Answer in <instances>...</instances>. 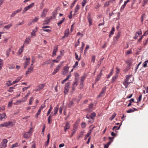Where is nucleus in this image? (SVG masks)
<instances>
[{
	"instance_id": "1",
	"label": "nucleus",
	"mask_w": 148,
	"mask_h": 148,
	"mask_svg": "<svg viewBox=\"0 0 148 148\" xmlns=\"http://www.w3.org/2000/svg\"><path fill=\"white\" fill-rule=\"evenodd\" d=\"M31 128L27 132H24L23 134L24 138H29L32 135Z\"/></svg>"
},
{
	"instance_id": "2",
	"label": "nucleus",
	"mask_w": 148,
	"mask_h": 148,
	"mask_svg": "<svg viewBox=\"0 0 148 148\" xmlns=\"http://www.w3.org/2000/svg\"><path fill=\"white\" fill-rule=\"evenodd\" d=\"M7 142L6 139H3L0 144V148H4L6 147Z\"/></svg>"
},
{
	"instance_id": "3",
	"label": "nucleus",
	"mask_w": 148,
	"mask_h": 148,
	"mask_svg": "<svg viewBox=\"0 0 148 148\" xmlns=\"http://www.w3.org/2000/svg\"><path fill=\"white\" fill-rule=\"evenodd\" d=\"M106 89V87L105 86L103 87L102 89L100 94L98 95V97H103L105 94V92Z\"/></svg>"
},
{
	"instance_id": "4",
	"label": "nucleus",
	"mask_w": 148,
	"mask_h": 148,
	"mask_svg": "<svg viewBox=\"0 0 148 148\" xmlns=\"http://www.w3.org/2000/svg\"><path fill=\"white\" fill-rule=\"evenodd\" d=\"M69 67L68 66H65L63 68V71H62V74L65 75L69 71Z\"/></svg>"
},
{
	"instance_id": "5",
	"label": "nucleus",
	"mask_w": 148,
	"mask_h": 148,
	"mask_svg": "<svg viewBox=\"0 0 148 148\" xmlns=\"http://www.w3.org/2000/svg\"><path fill=\"white\" fill-rule=\"evenodd\" d=\"M61 67V65L60 64L58 65L57 67L54 69L53 72L52 73L53 75H55L59 70Z\"/></svg>"
},
{
	"instance_id": "6",
	"label": "nucleus",
	"mask_w": 148,
	"mask_h": 148,
	"mask_svg": "<svg viewBox=\"0 0 148 148\" xmlns=\"http://www.w3.org/2000/svg\"><path fill=\"white\" fill-rule=\"evenodd\" d=\"M86 118L90 120L88 121V123H92L94 122L93 119H92V117L90 114H87L86 116Z\"/></svg>"
},
{
	"instance_id": "7",
	"label": "nucleus",
	"mask_w": 148,
	"mask_h": 148,
	"mask_svg": "<svg viewBox=\"0 0 148 148\" xmlns=\"http://www.w3.org/2000/svg\"><path fill=\"white\" fill-rule=\"evenodd\" d=\"M91 14L90 13H88V16H87V18L88 21L90 25H91L92 24V19L90 18Z\"/></svg>"
},
{
	"instance_id": "8",
	"label": "nucleus",
	"mask_w": 148,
	"mask_h": 148,
	"mask_svg": "<svg viewBox=\"0 0 148 148\" xmlns=\"http://www.w3.org/2000/svg\"><path fill=\"white\" fill-rule=\"evenodd\" d=\"M45 86V84H42L38 85L37 86V88L36 89L37 91H39L43 89Z\"/></svg>"
},
{
	"instance_id": "9",
	"label": "nucleus",
	"mask_w": 148,
	"mask_h": 148,
	"mask_svg": "<svg viewBox=\"0 0 148 148\" xmlns=\"http://www.w3.org/2000/svg\"><path fill=\"white\" fill-rule=\"evenodd\" d=\"M38 30V27H36L35 29L32 30V32L31 33V36H36V33L37 32Z\"/></svg>"
},
{
	"instance_id": "10",
	"label": "nucleus",
	"mask_w": 148,
	"mask_h": 148,
	"mask_svg": "<svg viewBox=\"0 0 148 148\" xmlns=\"http://www.w3.org/2000/svg\"><path fill=\"white\" fill-rule=\"evenodd\" d=\"M50 21V18H47L45 19L43 23V25L48 24Z\"/></svg>"
},
{
	"instance_id": "11",
	"label": "nucleus",
	"mask_w": 148,
	"mask_h": 148,
	"mask_svg": "<svg viewBox=\"0 0 148 148\" xmlns=\"http://www.w3.org/2000/svg\"><path fill=\"white\" fill-rule=\"evenodd\" d=\"M48 10L46 9H44L43 10L42 14L41 16V17H45L47 13Z\"/></svg>"
},
{
	"instance_id": "12",
	"label": "nucleus",
	"mask_w": 148,
	"mask_h": 148,
	"mask_svg": "<svg viewBox=\"0 0 148 148\" xmlns=\"http://www.w3.org/2000/svg\"><path fill=\"white\" fill-rule=\"evenodd\" d=\"M33 67H30L29 68L27 71L26 74L27 75L28 74L31 73L32 71H33Z\"/></svg>"
},
{
	"instance_id": "13",
	"label": "nucleus",
	"mask_w": 148,
	"mask_h": 148,
	"mask_svg": "<svg viewBox=\"0 0 148 148\" xmlns=\"http://www.w3.org/2000/svg\"><path fill=\"white\" fill-rule=\"evenodd\" d=\"M58 51V46L54 47L53 50V52L52 56L54 57L56 55V53Z\"/></svg>"
},
{
	"instance_id": "14",
	"label": "nucleus",
	"mask_w": 148,
	"mask_h": 148,
	"mask_svg": "<svg viewBox=\"0 0 148 148\" xmlns=\"http://www.w3.org/2000/svg\"><path fill=\"white\" fill-rule=\"evenodd\" d=\"M31 41V39L29 37H27L25 41H24V43L27 44H28Z\"/></svg>"
},
{
	"instance_id": "15",
	"label": "nucleus",
	"mask_w": 148,
	"mask_h": 148,
	"mask_svg": "<svg viewBox=\"0 0 148 148\" xmlns=\"http://www.w3.org/2000/svg\"><path fill=\"white\" fill-rule=\"evenodd\" d=\"M6 116V114L5 113L2 114L0 113V120H2V119L5 118Z\"/></svg>"
},
{
	"instance_id": "16",
	"label": "nucleus",
	"mask_w": 148,
	"mask_h": 148,
	"mask_svg": "<svg viewBox=\"0 0 148 148\" xmlns=\"http://www.w3.org/2000/svg\"><path fill=\"white\" fill-rule=\"evenodd\" d=\"M47 137V140L46 142L45 143V145L46 146H47L49 144V139L50 138V134H48Z\"/></svg>"
},
{
	"instance_id": "17",
	"label": "nucleus",
	"mask_w": 148,
	"mask_h": 148,
	"mask_svg": "<svg viewBox=\"0 0 148 148\" xmlns=\"http://www.w3.org/2000/svg\"><path fill=\"white\" fill-rule=\"evenodd\" d=\"M6 123L7 127L10 126H12L13 125V122L10 121H8V122H6Z\"/></svg>"
},
{
	"instance_id": "18",
	"label": "nucleus",
	"mask_w": 148,
	"mask_h": 148,
	"mask_svg": "<svg viewBox=\"0 0 148 148\" xmlns=\"http://www.w3.org/2000/svg\"><path fill=\"white\" fill-rule=\"evenodd\" d=\"M69 34V29H66L64 32V35L66 37H67Z\"/></svg>"
},
{
	"instance_id": "19",
	"label": "nucleus",
	"mask_w": 148,
	"mask_h": 148,
	"mask_svg": "<svg viewBox=\"0 0 148 148\" xmlns=\"http://www.w3.org/2000/svg\"><path fill=\"white\" fill-rule=\"evenodd\" d=\"M59 107L58 105H57L56 107H55L54 109V113L53 114L54 115H55L56 114L58 110Z\"/></svg>"
},
{
	"instance_id": "20",
	"label": "nucleus",
	"mask_w": 148,
	"mask_h": 148,
	"mask_svg": "<svg viewBox=\"0 0 148 148\" xmlns=\"http://www.w3.org/2000/svg\"><path fill=\"white\" fill-rule=\"evenodd\" d=\"M30 61H25L24 63V68L26 69L27 67L29 64Z\"/></svg>"
},
{
	"instance_id": "21",
	"label": "nucleus",
	"mask_w": 148,
	"mask_h": 148,
	"mask_svg": "<svg viewBox=\"0 0 148 148\" xmlns=\"http://www.w3.org/2000/svg\"><path fill=\"white\" fill-rule=\"evenodd\" d=\"M24 46V45H23L19 49L18 52L19 53V55H20L23 51Z\"/></svg>"
},
{
	"instance_id": "22",
	"label": "nucleus",
	"mask_w": 148,
	"mask_h": 148,
	"mask_svg": "<svg viewBox=\"0 0 148 148\" xmlns=\"http://www.w3.org/2000/svg\"><path fill=\"white\" fill-rule=\"evenodd\" d=\"M116 116V114L115 113H114L112 115L110 118L109 119L110 120L112 121L113 120Z\"/></svg>"
},
{
	"instance_id": "23",
	"label": "nucleus",
	"mask_w": 148,
	"mask_h": 148,
	"mask_svg": "<svg viewBox=\"0 0 148 148\" xmlns=\"http://www.w3.org/2000/svg\"><path fill=\"white\" fill-rule=\"evenodd\" d=\"M51 62V60L50 59H49L43 62L42 64L43 65H44L46 64H50Z\"/></svg>"
},
{
	"instance_id": "24",
	"label": "nucleus",
	"mask_w": 148,
	"mask_h": 148,
	"mask_svg": "<svg viewBox=\"0 0 148 148\" xmlns=\"http://www.w3.org/2000/svg\"><path fill=\"white\" fill-rule=\"evenodd\" d=\"M79 6L77 5L75 7V13H76L79 10Z\"/></svg>"
},
{
	"instance_id": "25",
	"label": "nucleus",
	"mask_w": 148,
	"mask_h": 148,
	"mask_svg": "<svg viewBox=\"0 0 148 148\" xmlns=\"http://www.w3.org/2000/svg\"><path fill=\"white\" fill-rule=\"evenodd\" d=\"M65 20V18H62V20H60L59 21V22L57 24L58 26H60V25H61L64 21Z\"/></svg>"
},
{
	"instance_id": "26",
	"label": "nucleus",
	"mask_w": 148,
	"mask_h": 148,
	"mask_svg": "<svg viewBox=\"0 0 148 148\" xmlns=\"http://www.w3.org/2000/svg\"><path fill=\"white\" fill-rule=\"evenodd\" d=\"M70 127V123L69 122H67L66 123L65 126L64 127L66 128V129H69Z\"/></svg>"
},
{
	"instance_id": "27",
	"label": "nucleus",
	"mask_w": 148,
	"mask_h": 148,
	"mask_svg": "<svg viewBox=\"0 0 148 148\" xmlns=\"http://www.w3.org/2000/svg\"><path fill=\"white\" fill-rule=\"evenodd\" d=\"M145 13L143 14L142 15L140 19L141 20V22L143 23V21L145 17Z\"/></svg>"
},
{
	"instance_id": "28",
	"label": "nucleus",
	"mask_w": 148,
	"mask_h": 148,
	"mask_svg": "<svg viewBox=\"0 0 148 148\" xmlns=\"http://www.w3.org/2000/svg\"><path fill=\"white\" fill-rule=\"evenodd\" d=\"M70 88H66L64 87V92L65 95L67 94L69 91V90Z\"/></svg>"
},
{
	"instance_id": "29",
	"label": "nucleus",
	"mask_w": 148,
	"mask_h": 148,
	"mask_svg": "<svg viewBox=\"0 0 148 148\" xmlns=\"http://www.w3.org/2000/svg\"><path fill=\"white\" fill-rule=\"evenodd\" d=\"M115 30V28L113 27L112 28L111 31L110 32V34L109 35V37L111 35L113 34Z\"/></svg>"
},
{
	"instance_id": "30",
	"label": "nucleus",
	"mask_w": 148,
	"mask_h": 148,
	"mask_svg": "<svg viewBox=\"0 0 148 148\" xmlns=\"http://www.w3.org/2000/svg\"><path fill=\"white\" fill-rule=\"evenodd\" d=\"M12 24H10L4 27V28L7 29H9L12 26Z\"/></svg>"
},
{
	"instance_id": "31",
	"label": "nucleus",
	"mask_w": 148,
	"mask_h": 148,
	"mask_svg": "<svg viewBox=\"0 0 148 148\" xmlns=\"http://www.w3.org/2000/svg\"><path fill=\"white\" fill-rule=\"evenodd\" d=\"M3 60L0 59V70L1 69L3 66Z\"/></svg>"
},
{
	"instance_id": "32",
	"label": "nucleus",
	"mask_w": 148,
	"mask_h": 148,
	"mask_svg": "<svg viewBox=\"0 0 148 148\" xmlns=\"http://www.w3.org/2000/svg\"><path fill=\"white\" fill-rule=\"evenodd\" d=\"M117 76H115L113 77L112 78V82L113 83L117 79Z\"/></svg>"
},
{
	"instance_id": "33",
	"label": "nucleus",
	"mask_w": 148,
	"mask_h": 148,
	"mask_svg": "<svg viewBox=\"0 0 148 148\" xmlns=\"http://www.w3.org/2000/svg\"><path fill=\"white\" fill-rule=\"evenodd\" d=\"M16 85H15L14 87H10L9 88V90H8V91L10 92H13V89L14 88L15 86H16Z\"/></svg>"
},
{
	"instance_id": "34",
	"label": "nucleus",
	"mask_w": 148,
	"mask_h": 148,
	"mask_svg": "<svg viewBox=\"0 0 148 148\" xmlns=\"http://www.w3.org/2000/svg\"><path fill=\"white\" fill-rule=\"evenodd\" d=\"M7 127L6 123V122H4L3 123L1 124L0 125V127Z\"/></svg>"
},
{
	"instance_id": "35",
	"label": "nucleus",
	"mask_w": 148,
	"mask_h": 148,
	"mask_svg": "<svg viewBox=\"0 0 148 148\" xmlns=\"http://www.w3.org/2000/svg\"><path fill=\"white\" fill-rule=\"evenodd\" d=\"M77 85V83L76 82H75L73 84V86L72 88V90H73V91L75 90V88L74 87V86H76Z\"/></svg>"
},
{
	"instance_id": "36",
	"label": "nucleus",
	"mask_w": 148,
	"mask_h": 148,
	"mask_svg": "<svg viewBox=\"0 0 148 148\" xmlns=\"http://www.w3.org/2000/svg\"><path fill=\"white\" fill-rule=\"evenodd\" d=\"M41 110L40 109H39L36 114L35 115V117L37 118L38 117V116L40 114Z\"/></svg>"
},
{
	"instance_id": "37",
	"label": "nucleus",
	"mask_w": 148,
	"mask_h": 148,
	"mask_svg": "<svg viewBox=\"0 0 148 148\" xmlns=\"http://www.w3.org/2000/svg\"><path fill=\"white\" fill-rule=\"evenodd\" d=\"M91 116L92 117V119H93L94 120V118L96 116V114L95 112H93L91 113L90 114Z\"/></svg>"
},
{
	"instance_id": "38",
	"label": "nucleus",
	"mask_w": 148,
	"mask_h": 148,
	"mask_svg": "<svg viewBox=\"0 0 148 148\" xmlns=\"http://www.w3.org/2000/svg\"><path fill=\"white\" fill-rule=\"evenodd\" d=\"M33 97H30V99H29V104H28L29 105H31L32 104V101L33 100Z\"/></svg>"
},
{
	"instance_id": "39",
	"label": "nucleus",
	"mask_w": 148,
	"mask_h": 148,
	"mask_svg": "<svg viewBox=\"0 0 148 148\" xmlns=\"http://www.w3.org/2000/svg\"><path fill=\"white\" fill-rule=\"evenodd\" d=\"M84 135V132H82L80 133L79 135L77 137V139H79V138L80 137H82Z\"/></svg>"
},
{
	"instance_id": "40",
	"label": "nucleus",
	"mask_w": 148,
	"mask_h": 148,
	"mask_svg": "<svg viewBox=\"0 0 148 148\" xmlns=\"http://www.w3.org/2000/svg\"><path fill=\"white\" fill-rule=\"evenodd\" d=\"M95 55H93L92 56L91 62L94 63L95 61Z\"/></svg>"
},
{
	"instance_id": "41",
	"label": "nucleus",
	"mask_w": 148,
	"mask_h": 148,
	"mask_svg": "<svg viewBox=\"0 0 148 148\" xmlns=\"http://www.w3.org/2000/svg\"><path fill=\"white\" fill-rule=\"evenodd\" d=\"M132 76V75H127L126 76V78L125 79L127 81H128L130 77H131Z\"/></svg>"
},
{
	"instance_id": "42",
	"label": "nucleus",
	"mask_w": 148,
	"mask_h": 148,
	"mask_svg": "<svg viewBox=\"0 0 148 148\" xmlns=\"http://www.w3.org/2000/svg\"><path fill=\"white\" fill-rule=\"evenodd\" d=\"M132 59H130L128 60L127 62V64H128L129 66H130L131 65V64L132 63Z\"/></svg>"
},
{
	"instance_id": "43",
	"label": "nucleus",
	"mask_w": 148,
	"mask_h": 148,
	"mask_svg": "<svg viewBox=\"0 0 148 148\" xmlns=\"http://www.w3.org/2000/svg\"><path fill=\"white\" fill-rule=\"evenodd\" d=\"M29 9L27 6L25 7L24 8V10L23 11L22 13L23 14L25 13Z\"/></svg>"
},
{
	"instance_id": "44",
	"label": "nucleus",
	"mask_w": 148,
	"mask_h": 148,
	"mask_svg": "<svg viewBox=\"0 0 148 148\" xmlns=\"http://www.w3.org/2000/svg\"><path fill=\"white\" fill-rule=\"evenodd\" d=\"M127 81L125 79L123 83V84L125 86V88H127Z\"/></svg>"
},
{
	"instance_id": "45",
	"label": "nucleus",
	"mask_w": 148,
	"mask_h": 148,
	"mask_svg": "<svg viewBox=\"0 0 148 148\" xmlns=\"http://www.w3.org/2000/svg\"><path fill=\"white\" fill-rule=\"evenodd\" d=\"M75 59L76 60H78V61H79L80 60L81 58H78V56L76 53H75Z\"/></svg>"
},
{
	"instance_id": "46",
	"label": "nucleus",
	"mask_w": 148,
	"mask_h": 148,
	"mask_svg": "<svg viewBox=\"0 0 148 148\" xmlns=\"http://www.w3.org/2000/svg\"><path fill=\"white\" fill-rule=\"evenodd\" d=\"M52 110V106H50V108L49 109L47 113V115L48 116L50 113L51 110Z\"/></svg>"
},
{
	"instance_id": "47",
	"label": "nucleus",
	"mask_w": 148,
	"mask_h": 148,
	"mask_svg": "<svg viewBox=\"0 0 148 148\" xmlns=\"http://www.w3.org/2000/svg\"><path fill=\"white\" fill-rule=\"evenodd\" d=\"M34 3H32L31 4L29 5L27 7L29 9H30L34 6Z\"/></svg>"
},
{
	"instance_id": "48",
	"label": "nucleus",
	"mask_w": 148,
	"mask_h": 148,
	"mask_svg": "<svg viewBox=\"0 0 148 148\" xmlns=\"http://www.w3.org/2000/svg\"><path fill=\"white\" fill-rule=\"evenodd\" d=\"M87 0H83L82 2V7H84L86 3Z\"/></svg>"
},
{
	"instance_id": "49",
	"label": "nucleus",
	"mask_w": 148,
	"mask_h": 148,
	"mask_svg": "<svg viewBox=\"0 0 148 148\" xmlns=\"http://www.w3.org/2000/svg\"><path fill=\"white\" fill-rule=\"evenodd\" d=\"M100 75H97V77L96 79L95 82L98 81L100 79Z\"/></svg>"
},
{
	"instance_id": "50",
	"label": "nucleus",
	"mask_w": 148,
	"mask_h": 148,
	"mask_svg": "<svg viewBox=\"0 0 148 148\" xmlns=\"http://www.w3.org/2000/svg\"><path fill=\"white\" fill-rule=\"evenodd\" d=\"M121 125H120V126H119V127H118L117 126H115L113 128L112 130H114L115 129H116V130H119L120 128V127Z\"/></svg>"
},
{
	"instance_id": "51",
	"label": "nucleus",
	"mask_w": 148,
	"mask_h": 148,
	"mask_svg": "<svg viewBox=\"0 0 148 148\" xmlns=\"http://www.w3.org/2000/svg\"><path fill=\"white\" fill-rule=\"evenodd\" d=\"M38 18L37 17H35V18L34 19H33L32 21L33 23L36 22L38 20Z\"/></svg>"
},
{
	"instance_id": "52",
	"label": "nucleus",
	"mask_w": 148,
	"mask_h": 148,
	"mask_svg": "<svg viewBox=\"0 0 148 148\" xmlns=\"http://www.w3.org/2000/svg\"><path fill=\"white\" fill-rule=\"evenodd\" d=\"M86 126V124L84 122H82L81 124V127L82 128H85Z\"/></svg>"
},
{
	"instance_id": "53",
	"label": "nucleus",
	"mask_w": 148,
	"mask_h": 148,
	"mask_svg": "<svg viewBox=\"0 0 148 148\" xmlns=\"http://www.w3.org/2000/svg\"><path fill=\"white\" fill-rule=\"evenodd\" d=\"M137 34L138 32H136L135 34V36H134L133 38L134 39H136L137 38L138 36H139V35H138V34Z\"/></svg>"
},
{
	"instance_id": "54",
	"label": "nucleus",
	"mask_w": 148,
	"mask_h": 148,
	"mask_svg": "<svg viewBox=\"0 0 148 148\" xmlns=\"http://www.w3.org/2000/svg\"><path fill=\"white\" fill-rule=\"evenodd\" d=\"M73 132L71 134V136H70L71 138L72 137L73 135L74 134H75V133L76 132V130L75 129H73Z\"/></svg>"
},
{
	"instance_id": "55",
	"label": "nucleus",
	"mask_w": 148,
	"mask_h": 148,
	"mask_svg": "<svg viewBox=\"0 0 148 148\" xmlns=\"http://www.w3.org/2000/svg\"><path fill=\"white\" fill-rule=\"evenodd\" d=\"M17 13L15 12V11H14L11 15V18L14 16Z\"/></svg>"
},
{
	"instance_id": "56",
	"label": "nucleus",
	"mask_w": 148,
	"mask_h": 148,
	"mask_svg": "<svg viewBox=\"0 0 148 148\" xmlns=\"http://www.w3.org/2000/svg\"><path fill=\"white\" fill-rule=\"evenodd\" d=\"M109 2H110L109 1L106 2L104 4V7H106L109 5Z\"/></svg>"
},
{
	"instance_id": "57",
	"label": "nucleus",
	"mask_w": 148,
	"mask_h": 148,
	"mask_svg": "<svg viewBox=\"0 0 148 148\" xmlns=\"http://www.w3.org/2000/svg\"><path fill=\"white\" fill-rule=\"evenodd\" d=\"M23 59L26 60L27 61H30V58H27L26 56H24L23 57Z\"/></svg>"
},
{
	"instance_id": "58",
	"label": "nucleus",
	"mask_w": 148,
	"mask_h": 148,
	"mask_svg": "<svg viewBox=\"0 0 148 148\" xmlns=\"http://www.w3.org/2000/svg\"><path fill=\"white\" fill-rule=\"evenodd\" d=\"M76 1H77L76 0H74L73 1V2L72 3V4L71 5V8H72V7H73L75 5V3Z\"/></svg>"
},
{
	"instance_id": "59",
	"label": "nucleus",
	"mask_w": 148,
	"mask_h": 148,
	"mask_svg": "<svg viewBox=\"0 0 148 148\" xmlns=\"http://www.w3.org/2000/svg\"><path fill=\"white\" fill-rule=\"evenodd\" d=\"M120 35H121L120 33V32H118V33H117V35L115 36V38H116V39H118L120 36Z\"/></svg>"
},
{
	"instance_id": "60",
	"label": "nucleus",
	"mask_w": 148,
	"mask_h": 148,
	"mask_svg": "<svg viewBox=\"0 0 148 148\" xmlns=\"http://www.w3.org/2000/svg\"><path fill=\"white\" fill-rule=\"evenodd\" d=\"M5 106H3L1 107H0V112L1 111V110H5Z\"/></svg>"
},
{
	"instance_id": "61",
	"label": "nucleus",
	"mask_w": 148,
	"mask_h": 148,
	"mask_svg": "<svg viewBox=\"0 0 148 148\" xmlns=\"http://www.w3.org/2000/svg\"><path fill=\"white\" fill-rule=\"evenodd\" d=\"M23 102L21 100H18L16 101V105H18L21 103Z\"/></svg>"
},
{
	"instance_id": "62",
	"label": "nucleus",
	"mask_w": 148,
	"mask_h": 148,
	"mask_svg": "<svg viewBox=\"0 0 148 148\" xmlns=\"http://www.w3.org/2000/svg\"><path fill=\"white\" fill-rule=\"evenodd\" d=\"M18 143H16L14 144H13L12 145V147L14 148V147H15L17 146H18Z\"/></svg>"
},
{
	"instance_id": "63",
	"label": "nucleus",
	"mask_w": 148,
	"mask_h": 148,
	"mask_svg": "<svg viewBox=\"0 0 148 148\" xmlns=\"http://www.w3.org/2000/svg\"><path fill=\"white\" fill-rule=\"evenodd\" d=\"M11 81H8L7 82L6 84L7 85H8V86H9L12 85L13 84L12 83H11Z\"/></svg>"
},
{
	"instance_id": "64",
	"label": "nucleus",
	"mask_w": 148,
	"mask_h": 148,
	"mask_svg": "<svg viewBox=\"0 0 148 148\" xmlns=\"http://www.w3.org/2000/svg\"><path fill=\"white\" fill-rule=\"evenodd\" d=\"M79 39H78L77 42L75 44V47H76L77 46H78L79 45V44L80 43V41H79Z\"/></svg>"
}]
</instances>
